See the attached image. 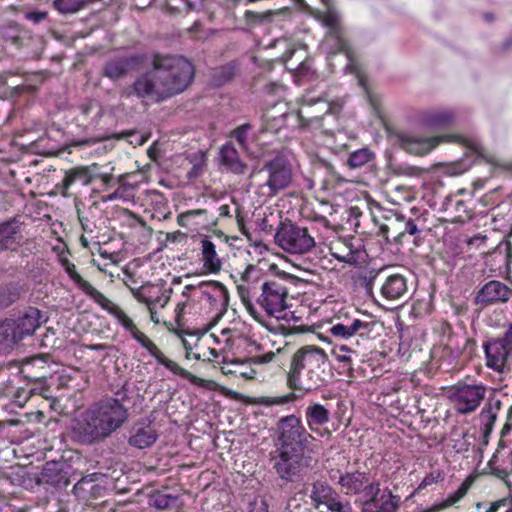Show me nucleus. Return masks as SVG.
<instances>
[{"label": "nucleus", "mask_w": 512, "mask_h": 512, "mask_svg": "<svg viewBox=\"0 0 512 512\" xmlns=\"http://www.w3.org/2000/svg\"><path fill=\"white\" fill-rule=\"evenodd\" d=\"M193 64L180 55L155 54L152 68L126 88L127 96L162 102L185 91L194 79Z\"/></svg>", "instance_id": "f257e3e1"}, {"label": "nucleus", "mask_w": 512, "mask_h": 512, "mask_svg": "<svg viewBox=\"0 0 512 512\" xmlns=\"http://www.w3.org/2000/svg\"><path fill=\"white\" fill-rule=\"evenodd\" d=\"M128 419V409L114 400H103L86 411L73 426L74 438L91 445L110 437Z\"/></svg>", "instance_id": "f03ea898"}, {"label": "nucleus", "mask_w": 512, "mask_h": 512, "mask_svg": "<svg viewBox=\"0 0 512 512\" xmlns=\"http://www.w3.org/2000/svg\"><path fill=\"white\" fill-rule=\"evenodd\" d=\"M322 26L326 29L322 49L325 48L330 71H334V58L339 57V64H344L343 71L356 74L359 84L364 86V79L355 63L354 51L349 47L345 37L342 17L334 6L333 0H322Z\"/></svg>", "instance_id": "7ed1b4c3"}, {"label": "nucleus", "mask_w": 512, "mask_h": 512, "mask_svg": "<svg viewBox=\"0 0 512 512\" xmlns=\"http://www.w3.org/2000/svg\"><path fill=\"white\" fill-rule=\"evenodd\" d=\"M320 381V348L314 345L301 347L293 356L287 385L303 393L315 391Z\"/></svg>", "instance_id": "20e7f679"}, {"label": "nucleus", "mask_w": 512, "mask_h": 512, "mask_svg": "<svg viewBox=\"0 0 512 512\" xmlns=\"http://www.w3.org/2000/svg\"><path fill=\"white\" fill-rule=\"evenodd\" d=\"M256 177L260 180L261 193L267 197H273L289 186L292 181V169L283 155H277L265 162L256 173Z\"/></svg>", "instance_id": "39448f33"}, {"label": "nucleus", "mask_w": 512, "mask_h": 512, "mask_svg": "<svg viewBox=\"0 0 512 512\" xmlns=\"http://www.w3.org/2000/svg\"><path fill=\"white\" fill-rule=\"evenodd\" d=\"M311 451L278 449L270 453L272 468L281 480L286 482L297 481L308 465L306 459L311 458Z\"/></svg>", "instance_id": "423d86ee"}, {"label": "nucleus", "mask_w": 512, "mask_h": 512, "mask_svg": "<svg viewBox=\"0 0 512 512\" xmlns=\"http://www.w3.org/2000/svg\"><path fill=\"white\" fill-rule=\"evenodd\" d=\"M274 239L280 248L292 254L306 253L315 246V240L310 236L308 230L289 220L280 222Z\"/></svg>", "instance_id": "0eeeda50"}, {"label": "nucleus", "mask_w": 512, "mask_h": 512, "mask_svg": "<svg viewBox=\"0 0 512 512\" xmlns=\"http://www.w3.org/2000/svg\"><path fill=\"white\" fill-rule=\"evenodd\" d=\"M278 449L313 451L315 438L303 431L295 416L285 417L279 422Z\"/></svg>", "instance_id": "6e6552de"}, {"label": "nucleus", "mask_w": 512, "mask_h": 512, "mask_svg": "<svg viewBox=\"0 0 512 512\" xmlns=\"http://www.w3.org/2000/svg\"><path fill=\"white\" fill-rule=\"evenodd\" d=\"M486 365L497 371L509 369L512 362V324L503 336L491 338L483 343Z\"/></svg>", "instance_id": "1a4fd4ad"}, {"label": "nucleus", "mask_w": 512, "mask_h": 512, "mask_svg": "<svg viewBox=\"0 0 512 512\" xmlns=\"http://www.w3.org/2000/svg\"><path fill=\"white\" fill-rule=\"evenodd\" d=\"M341 321L330 326L326 333L337 340H347L352 336L370 338L377 323L375 321H362L357 318H338Z\"/></svg>", "instance_id": "9d476101"}, {"label": "nucleus", "mask_w": 512, "mask_h": 512, "mask_svg": "<svg viewBox=\"0 0 512 512\" xmlns=\"http://www.w3.org/2000/svg\"><path fill=\"white\" fill-rule=\"evenodd\" d=\"M485 393L486 389L482 385L458 383L452 392L456 410L461 414L473 412L484 399Z\"/></svg>", "instance_id": "9b49d317"}, {"label": "nucleus", "mask_w": 512, "mask_h": 512, "mask_svg": "<svg viewBox=\"0 0 512 512\" xmlns=\"http://www.w3.org/2000/svg\"><path fill=\"white\" fill-rule=\"evenodd\" d=\"M72 466L66 461H48L44 464L36 478L39 485H49L56 488L66 487L71 482Z\"/></svg>", "instance_id": "f8f14e48"}, {"label": "nucleus", "mask_w": 512, "mask_h": 512, "mask_svg": "<svg viewBox=\"0 0 512 512\" xmlns=\"http://www.w3.org/2000/svg\"><path fill=\"white\" fill-rule=\"evenodd\" d=\"M12 325L13 330L18 340L21 342L26 337L31 336L41 326L42 323L47 321L42 311L36 307H26L13 317H7Z\"/></svg>", "instance_id": "ddd939ff"}, {"label": "nucleus", "mask_w": 512, "mask_h": 512, "mask_svg": "<svg viewBox=\"0 0 512 512\" xmlns=\"http://www.w3.org/2000/svg\"><path fill=\"white\" fill-rule=\"evenodd\" d=\"M287 294V288L281 283L267 281L262 285V294L258 302L269 315L275 316L287 308Z\"/></svg>", "instance_id": "4468645a"}, {"label": "nucleus", "mask_w": 512, "mask_h": 512, "mask_svg": "<svg viewBox=\"0 0 512 512\" xmlns=\"http://www.w3.org/2000/svg\"><path fill=\"white\" fill-rule=\"evenodd\" d=\"M51 364L49 363L48 354H38L30 357L24 364L23 373H25V377L39 384L40 394L48 390L46 380L54 373Z\"/></svg>", "instance_id": "2eb2a0df"}, {"label": "nucleus", "mask_w": 512, "mask_h": 512, "mask_svg": "<svg viewBox=\"0 0 512 512\" xmlns=\"http://www.w3.org/2000/svg\"><path fill=\"white\" fill-rule=\"evenodd\" d=\"M144 59L145 56L142 54H130L113 57L104 65L102 75L113 81L119 80L126 76L128 72L140 67V65L144 62Z\"/></svg>", "instance_id": "dca6fc26"}, {"label": "nucleus", "mask_w": 512, "mask_h": 512, "mask_svg": "<svg viewBox=\"0 0 512 512\" xmlns=\"http://www.w3.org/2000/svg\"><path fill=\"white\" fill-rule=\"evenodd\" d=\"M24 223L18 217L0 222V254L16 252L23 242Z\"/></svg>", "instance_id": "f3484780"}, {"label": "nucleus", "mask_w": 512, "mask_h": 512, "mask_svg": "<svg viewBox=\"0 0 512 512\" xmlns=\"http://www.w3.org/2000/svg\"><path fill=\"white\" fill-rule=\"evenodd\" d=\"M146 346H143L151 356H153L157 362L161 365H163L165 368L170 370L176 375L181 376L184 379H187L189 382H191L194 385L200 386V387H206L207 381L205 379H202L188 370L180 367L177 363L167 358L155 345V343L151 340L145 344Z\"/></svg>", "instance_id": "a211bd4d"}, {"label": "nucleus", "mask_w": 512, "mask_h": 512, "mask_svg": "<svg viewBox=\"0 0 512 512\" xmlns=\"http://www.w3.org/2000/svg\"><path fill=\"white\" fill-rule=\"evenodd\" d=\"M511 293V289L504 283L492 280L478 291L475 303L486 306L495 302H506L509 300Z\"/></svg>", "instance_id": "6ab92c4d"}, {"label": "nucleus", "mask_w": 512, "mask_h": 512, "mask_svg": "<svg viewBox=\"0 0 512 512\" xmlns=\"http://www.w3.org/2000/svg\"><path fill=\"white\" fill-rule=\"evenodd\" d=\"M1 35L7 45L18 51H29L35 41L30 31L16 23L3 27Z\"/></svg>", "instance_id": "aec40b11"}, {"label": "nucleus", "mask_w": 512, "mask_h": 512, "mask_svg": "<svg viewBox=\"0 0 512 512\" xmlns=\"http://www.w3.org/2000/svg\"><path fill=\"white\" fill-rule=\"evenodd\" d=\"M158 439V433L154 426L149 422H137L130 431L128 443L137 449L151 447Z\"/></svg>", "instance_id": "412c9836"}, {"label": "nucleus", "mask_w": 512, "mask_h": 512, "mask_svg": "<svg viewBox=\"0 0 512 512\" xmlns=\"http://www.w3.org/2000/svg\"><path fill=\"white\" fill-rule=\"evenodd\" d=\"M344 317H349V315L345 311L342 302L327 299L322 300V329L325 328V332L322 333V342L331 343V336L326 333V330L340 321L338 318Z\"/></svg>", "instance_id": "4be33fe9"}, {"label": "nucleus", "mask_w": 512, "mask_h": 512, "mask_svg": "<svg viewBox=\"0 0 512 512\" xmlns=\"http://www.w3.org/2000/svg\"><path fill=\"white\" fill-rule=\"evenodd\" d=\"M439 137H415L410 135H402L400 143L404 150L414 155H426L431 152L439 143Z\"/></svg>", "instance_id": "5701e85b"}, {"label": "nucleus", "mask_w": 512, "mask_h": 512, "mask_svg": "<svg viewBox=\"0 0 512 512\" xmlns=\"http://www.w3.org/2000/svg\"><path fill=\"white\" fill-rule=\"evenodd\" d=\"M323 456L325 457V464H323V468L327 470L330 480L340 484V478H344V474L341 473L340 467L347 464L345 456L338 448L333 447L325 452L322 457Z\"/></svg>", "instance_id": "b1692460"}, {"label": "nucleus", "mask_w": 512, "mask_h": 512, "mask_svg": "<svg viewBox=\"0 0 512 512\" xmlns=\"http://www.w3.org/2000/svg\"><path fill=\"white\" fill-rule=\"evenodd\" d=\"M221 164L234 174H244L247 165L240 159L232 142L225 143L220 150Z\"/></svg>", "instance_id": "393cba45"}, {"label": "nucleus", "mask_w": 512, "mask_h": 512, "mask_svg": "<svg viewBox=\"0 0 512 512\" xmlns=\"http://www.w3.org/2000/svg\"><path fill=\"white\" fill-rule=\"evenodd\" d=\"M407 292V282L404 276L393 274L386 278L381 286V294L388 300H397Z\"/></svg>", "instance_id": "a878e982"}, {"label": "nucleus", "mask_w": 512, "mask_h": 512, "mask_svg": "<svg viewBox=\"0 0 512 512\" xmlns=\"http://www.w3.org/2000/svg\"><path fill=\"white\" fill-rule=\"evenodd\" d=\"M396 221L398 222L399 230L393 236V240L396 244H402L407 235L414 236L413 243L419 245L421 240L422 230L418 228L417 224L413 219H406L405 216L398 214L396 215Z\"/></svg>", "instance_id": "bb28decb"}, {"label": "nucleus", "mask_w": 512, "mask_h": 512, "mask_svg": "<svg viewBox=\"0 0 512 512\" xmlns=\"http://www.w3.org/2000/svg\"><path fill=\"white\" fill-rule=\"evenodd\" d=\"M12 325L8 318L0 320V356L9 355L20 344Z\"/></svg>", "instance_id": "cd10ccee"}, {"label": "nucleus", "mask_w": 512, "mask_h": 512, "mask_svg": "<svg viewBox=\"0 0 512 512\" xmlns=\"http://www.w3.org/2000/svg\"><path fill=\"white\" fill-rule=\"evenodd\" d=\"M343 207L334 201H330L322 196V226L336 230L342 227L339 217V210Z\"/></svg>", "instance_id": "c85d7f7f"}, {"label": "nucleus", "mask_w": 512, "mask_h": 512, "mask_svg": "<svg viewBox=\"0 0 512 512\" xmlns=\"http://www.w3.org/2000/svg\"><path fill=\"white\" fill-rule=\"evenodd\" d=\"M368 483V476L365 472L345 473L344 478H340V485L346 490V494H358L362 491L365 484Z\"/></svg>", "instance_id": "c756f323"}, {"label": "nucleus", "mask_w": 512, "mask_h": 512, "mask_svg": "<svg viewBox=\"0 0 512 512\" xmlns=\"http://www.w3.org/2000/svg\"><path fill=\"white\" fill-rule=\"evenodd\" d=\"M454 115L450 110H428L421 115L422 122L430 127H443L451 123Z\"/></svg>", "instance_id": "7c9ffc66"}, {"label": "nucleus", "mask_w": 512, "mask_h": 512, "mask_svg": "<svg viewBox=\"0 0 512 512\" xmlns=\"http://www.w3.org/2000/svg\"><path fill=\"white\" fill-rule=\"evenodd\" d=\"M24 292L23 286L18 282H10L0 286V309H5L15 303Z\"/></svg>", "instance_id": "2f4dec72"}, {"label": "nucleus", "mask_w": 512, "mask_h": 512, "mask_svg": "<svg viewBox=\"0 0 512 512\" xmlns=\"http://www.w3.org/2000/svg\"><path fill=\"white\" fill-rule=\"evenodd\" d=\"M202 255L204 267L210 272L216 273L221 269V261L217 258L215 245L212 241L202 240Z\"/></svg>", "instance_id": "473e14b6"}, {"label": "nucleus", "mask_w": 512, "mask_h": 512, "mask_svg": "<svg viewBox=\"0 0 512 512\" xmlns=\"http://www.w3.org/2000/svg\"><path fill=\"white\" fill-rule=\"evenodd\" d=\"M329 253L336 260L341 263H347L349 265H357V260L354 256L347 255V245L344 240L338 239L336 241H332L326 245Z\"/></svg>", "instance_id": "72a5a7b5"}, {"label": "nucleus", "mask_w": 512, "mask_h": 512, "mask_svg": "<svg viewBox=\"0 0 512 512\" xmlns=\"http://www.w3.org/2000/svg\"><path fill=\"white\" fill-rule=\"evenodd\" d=\"M329 487L322 485V505L327 507L328 512H350L351 508L348 503L343 504L338 496L332 497Z\"/></svg>", "instance_id": "f704fd0d"}, {"label": "nucleus", "mask_w": 512, "mask_h": 512, "mask_svg": "<svg viewBox=\"0 0 512 512\" xmlns=\"http://www.w3.org/2000/svg\"><path fill=\"white\" fill-rule=\"evenodd\" d=\"M322 104L326 106L325 112L322 114V122L330 118L337 122L341 115L344 101L341 98L328 100L322 95Z\"/></svg>", "instance_id": "c9c22d12"}, {"label": "nucleus", "mask_w": 512, "mask_h": 512, "mask_svg": "<svg viewBox=\"0 0 512 512\" xmlns=\"http://www.w3.org/2000/svg\"><path fill=\"white\" fill-rule=\"evenodd\" d=\"M178 502V497L170 494H165L162 492H156L151 495L149 499L150 506L159 509L165 510L172 506H175Z\"/></svg>", "instance_id": "e433bc0d"}, {"label": "nucleus", "mask_w": 512, "mask_h": 512, "mask_svg": "<svg viewBox=\"0 0 512 512\" xmlns=\"http://www.w3.org/2000/svg\"><path fill=\"white\" fill-rule=\"evenodd\" d=\"M77 208V215L79 222L81 224L82 229L85 232L92 233L94 229L96 228V225L94 221H92V218L94 217V212L98 209V204L96 202H93L85 212H81L80 208L76 205Z\"/></svg>", "instance_id": "4c0bfd02"}, {"label": "nucleus", "mask_w": 512, "mask_h": 512, "mask_svg": "<svg viewBox=\"0 0 512 512\" xmlns=\"http://www.w3.org/2000/svg\"><path fill=\"white\" fill-rule=\"evenodd\" d=\"M235 75V65L228 63L214 70L212 74L213 83L222 86L229 82Z\"/></svg>", "instance_id": "58836bf2"}, {"label": "nucleus", "mask_w": 512, "mask_h": 512, "mask_svg": "<svg viewBox=\"0 0 512 512\" xmlns=\"http://www.w3.org/2000/svg\"><path fill=\"white\" fill-rule=\"evenodd\" d=\"M199 288L202 291V294L206 297L211 295L210 290L214 292H218L220 296L223 298L225 305L228 304L229 301V292L227 288L218 281H203L199 284Z\"/></svg>", "instance_id": "ea45409f"}, {"label": "nucleus", "mask_w": 512, "mask_h": 512, "mask_svg": "<svg viewBox=\"0 0 512 512\" xmlns=\"http://www.w3.org/2000/svg\"><path fill=\"white\" fill-rule=\"evenodd\" d=\"M457 138L461 139V143L469 147L472 151H474L477 155L485 159L488 163H497L495 157L492 154L488 153L477 139H466L461 136H457Z\"/></svg>", "instance_id": "a19ab883"}, {"label": "nucleus", "mask_w": 512, "mask_h": 512, "mask_svg": "<svg viewBox=\"0 0 512 512\" xmlns=\"http://www.w3.org/2000/svg\"><path fill=\"white\" fill-rule=\"evenodd\" d=\"M372 153L368 149H359L351 153L347 159V165L352 168H360L371 160Z\"/></svg>", "instance_id": "79ce46f5"}, {"label": "nucleus", "mask_w": 512, "mask_h": 512, "mask_svg": "<svg viewBox=\"0 0 512 512\" xmlns=\"http://www.w3.org/2000/svg\"><path fill=\"white\" fill-rule=\"evenodd\" d=\"M89 170L86 167L71 170L64 178L65 188H69L77 179H82L84 184L89 183Z\"/></svg>", "instance_id": "37998d69"}, {"label": "nucleus", "mask_w": 512, "mask_h": 512, "mask_svg": "<svg viewBox=\"0 0 512 512\" xmlns=\"http://www.w3.org/2000/svg\"><path fill=\"white\" fill-rule=\"evenodd\" d=\"M87 296L93 299L98 305H100L104 310L108 311L110 314H112V311L118 307L103 293L98 291L95 287L91 289V292H89Z\"/></svg>", "instance_id": "c03bdc74"}, {"label": "nucleus", "mask_w": 512, "mask_h": 512, "mask_svg": "<svg viewBox=\"0 0 512 512\" xmlns=\"http://www.w3.org/2000/svg\"><path fill=\"white\" fill-rule=\"evenodd\" d=\"M503 220L512 227V200L502 202L496 208L494 221Z\"/></svg>", "instance_id": "a18cd8bd"}, {"label": "nucleus", "mask_w": 512, "mask_h": 512, "mask_svg": "<svg viewBox=\"0 0 512 512\" xmlns=\"http://www.w3.org/2000/svg\"><path fill=\"white\" fill-rule=\"evenodd\" d=\"M251 129H252L251 124L245 123L243 125L238 126L231 132V137H233L238 142V144L240 145V147L242 149L246 150L248 148L247 140H248V134Z\"/></svg>", "instance_id": "49530a36"}, {"label": "nucleus", "mask_w": 512, "mask_h": 512, "mask_svg": "<svg viewBox=\"0 0 512 512\" xmlns=\"http://www.w3.org/2000/svg\"><path fill=\"white\" fill-rule=\"evenodd\" d=\"M288 116L289 114L287 112H282L280 115H275L272 114L271 111H267L263 115V121L266 124L265 130L280 128Z\"/></svg>", "instance_id": "de8ad7c7"}, {"label": "nucleus", "mask_w": 512, "mask_h": 512, "mask_svg": "<svg viewBox=\"0 0 512 512\" xmlns=\"http://www.w3.org/2000/svg\"><path fill=\"white\" fill-rule=\"evenodd\" d=\"M307 421L310 429L320 434V404L316 403L308 409Z\"/></svg>", "instance_id": "09e8293b"}, {"label": "nucleus", "mask_w": 512, "mask_h": 512, "mask_svg": "<svg viewBox=\"0 0 512 512\" xmlns=\"http://www.w3.org/2000/svg\"><path fill=\"white\" fill-rule=\"evenodd\" d=\"M272 17V12H254V11H247L245 14L246 21L250 25H257L269 22Z\"/></svg>", "instance_id": "8fccbe9b"}, {"label": "nucleus", "mask_w": 512, "mask_h": 512, "mask_svg": "<svg viewBox=\"0 0 512 512\" xmlns=\"http://www.w3.org/2000/svg\"><path fill=\"white\" fill-rule=\"evenodd\" d=\"M112 315L118 320V322L130 333L136 330V325L133 320L127 316V314L118 306L112 311Z\"/></svg>", "instance_id": "3c124183"}, {"label": "nucleus", "mask_w": 512, "mask_h": 512, "mask_svg": "<svg viewBox=\"0 0 512 512\" xmlns=\"http://www.w3.org/2000/svg\"><path fill=\"white\" fill-rule=\"evenodd\" d=\"M133 297L140 303L145 304L147 307L156 306V304L160 301V297L152 299L150 296L146 295L144 292V287L141 288H131L130 289Z\"/></svg>", "instance_id": "603ef678"}, {"label": "nucleus", "mask_w": 512, "mask_h": 512, "mask_svg": "<svg viewBox=\"0 0 512 512\" xmlns=\"http://www.w3.org/2000/svg\"><path fill=\"white\" fill-rule=\"evenodd\" d=\"M324 136V139L322 138V146H325L326 148L330 149L334 153H338L342 151L346 145L341 144L339 146H332V138L334 136V132L332 129H322V137Z\"/></svg>", "instance_id": "864d4df0"}, {"label": "nucleus", "mask_w": 512, "mask_h": 512, "mask_svg": "<svg viewBox=\"0 0 512 512\" xmlns=\"http://www.w3.org/2000/svg\"><path fill=\"white\" fill-rule=\"evenodd\" d=\"M344 242L347 245V251H346L347 255L354 256L355 259L357 260V264H358L361 260V255H362L361 245L360 244L356 245L354 243L353 239H344Z\"/></svg>", "instance_id": "5fc2aeb1"}, {"label": "nucleus", "mask_w": 512, "mask_h": 512, "mask_svg": "<svg viewBox=\"0 0 512 512\" xmlns=\"http://www.w3.org/2000/svg\"><path fill=\"white\" fill-rule=\"evenodd\" d=\"M362 491H364L366 497H369L368 501L378 502L377 496L380 492L379 483L368 482L364 485Z\"/></svg>", "instance_id": "6e6d98bb"}, {"label": "nucleus", "mask_w": 512, "mask_h": 512, "mask_svg": "<svg viewBox=\"0 0 512 512\" xmlns=\"http://www.w3.org/2000/svg\"><path fill=\"white\" fill-rule=\"evenodd\" d=\"M390 500L382 502L378 508L380 512H395L398 507L399 498H396L389 491Z\"/></svg>", "instance_id": "4d7b16f0"}, {"label": "nucleus", "mask_w": 512, "mask_h": 512, "mask_svg": "<svg viewBox=\"0 0 512 512\" xmlns=\"http://www.w3.org/2000/svg\"><path fill=\"white\" fill-rule=\"evenodd\" d=\"M469 489V484L467 483H462L461 486L457 489V491H455L453 494H451L448 499H447V502L449 505H452V504H455L456 502H458L460 499H462L467 491Z\"/></svg>", "instance_id": "13d9d810"}, {"label": "nucleus", "mask_w": 512, "mask_h": 512, "mask_svg": "<svg viewBox=\"0 0 512 512\" xmlns=\"http://www.w3.org/2000/svg\"><path fill=\"white\" fill-rule=\"evenodd\" d=\"M238 294L241 298L242 303L245 305L248 311L252 312L254 310V306L249 297V290L243 285H239L237 287Z\"/></svg>", "instance_id": "bf43d9fd"}, {"label": "nucleus", "mask_w": 512, "mask_h": 512, "mask_svg": "<svg viewBox=\"0 0 512 512\" xmlns=\"http://www.w3.org/2000/svg\"><path fill=\"white\" fill-rule=\"evenodd\" d=\"M73 282L78 286L80 290H82L86 295L91 292L93 286L86 281L79 273L76 275H72Z\"/></svg>", "instance_id": "052dcab7"}, {"label": "nucleus", "mask_w": 512, "mask_h": 512, "mask_svg": "<svg viewBox=\"0 0 512 512\" xmlns=\"http://www.w3.org/2000/svg\"><path fill=\"white\" fill-rule=\"evenodd\" d=\"M47 15L48 14L45 11L36 10L26 13V18L35 24H39L47 18Z\"/></svg>", "instance_id": "680f3d73"}, {"label": "nucleus", "mask_w": 512, "mask_h": 512, "mask_svg": "<svg viewBox=\"0 0 512 512\" xmlns=\"http://www.w3.org/2000/svg\"><path fill=\"white\" fill-rule=\"evenodd\" d=\"M440 480H443V477L440 472H437V474L430 473L426 475L425 478L422 480L421 484L419 485V488H425Z\"/></svg>", "instance_id": "e2e57ef3"}, {"label": "nucleus", "mask_w": 512, "mask_h": 512, "mask_svg": "<svg viewBox=\"0 0 512 512\" xmlns=\"http://www.w3.org/2000/svg\"><path fill=\"white\" fill-rule=\"evenodd\" d=\"M84 512H112V509L109 505L102 503L96 505H89L85 508Z\"/></svg>", "instance_id": "0e129e2a"}, {"label": "nucleus", "mask_w": 512, "mask_h": 512, "mask_svg": "<svg viewBox=\"0 0 512 512\" xmlns=\"http://www.w3.org/2000/svg\"><path fill=\"white\" fill-rule=\"evenodd\" d=\"M378 273L371 271L368 276L362 278L365 289L369 292L372 290L373 282L376 280Z\"/></svg>", "instance_id": "69168bd1"}, {"label": "nucleus", "mask_w": 512, "mask_h": 512, "mask_svg": "<svg viewBox=\"0 0 512 512\" xmlns=\"http://www.w3.org/2000/svg\"><path fill=\"white\" fill-rule=\"evenodd\" d=\"M202 168L203 166L201 162L193 164L190 170L187 172V178L189 180L197 178L202 173Z\"/></svg>", "instance_id": "338daca9"}, {"label": "nucleus", "mask_w": 512, "mask_h": 512, "mask_svg": "<svg viewBox=\"0 0 512 512\" xmlns=\"http://www.w3.org/2000/svg\"><path fill=\"white\" fill-rule=\"evenodd\" d=\"M131 335L142 347L146 346L145 344L150 340L148 336L139 331L137 327L136 330L131 332Z\"/></svg>", "instance_id": "774afa93"}]
</instances>
